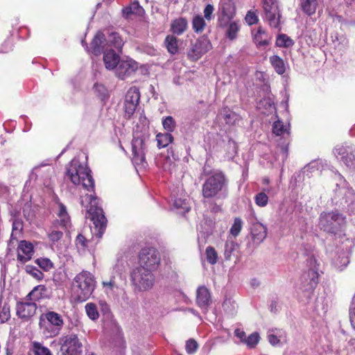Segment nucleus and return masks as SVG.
Here are the masks:
<instances>
[{"instance_id": "35", "label": "nucleus", "mask_w": 355, "mask_h": 355, "mask_svg": "<svg viewBox=\"0 0 355 355\" xmlns=\"http://www.w3.org/2000/svg\"><path fill=\"white\" fill-rule=\"evenodd\" d=\"M173 207L179 210L180 214H184L189 211L190 205L187 198H175L173 199Z\"/></svg>"}, {"instance_id": "10", "label": "nucleus", "mask_w": 355, "mask_h": 355, "mask_svg": "<svg viewBox=\"0 0 355 355\" xmlns=\"http://www.w3.org/2000/svg\"><path fill=\"white\" fill-rule=\"evenodd\" d=\"M236 15V7L232 0H220L217 10L218 25L225 28Z\"/></svg>"}, {"instance_id": "29", "label": "nucleus", "mask_w": 355, "mask_h": 355, "mask_svg": "<svg viewBox=\"0 0 355 355\" xmlns=\"http://www.w3.org/2000/svg\"><path fill=\"white\" fill-rule=\"evenodd\" d=\"M222 118L225 120L226 124L230 125H234L237 124L241 120V116L236 112L230 110L227 107H223L220 114Z\"/></svg>"}, {"instance_id": "60", "label": "nucleus", "mask_w": 355, "mask_h": 355, "mask_svg": "<svg viewBox=\"0 0 355 355\" xmlns=\"http://www.w3.org/2000/svg\"><path fill=\"white\" fill-rule=\"evenodd\" d=\"M268 338L269 343L273 346L277 345L279 343H280V339L277 338V334L272 332V329L268 331Z\"/></svg>"}, {"instance_id": "30", "label": "nucleus", "mask_w": 355, "mask_h": 355, "mask_svg": "<svg viewBox=\"0 0 355 355\" xmlns=\"http://www.w3.org/2000/svg\"><path fill=\"white\" fill-rule=\"evenodd\" d=\"M225 28H226L225 36L228 40L233 41L237 38L241 28L238 21H230Z\"/></svg>"}, {"instance_id": "5", "label": "nucleus", "mask_w": 355, "mask_h": 355, "mask_svg": "<svg viewBox=\"0 0 355 355\" xmlns=\"http://www.w3.org/2000/svg\"><path fill=\"white\" fill-rule=\"evenodd\" d=\"M73 287L76 299L80 302L86 301L91 296L96 287L94 275L88 271H82L75 277Z\"/></svg>"}, {"instance_id": "61", "label": "nucleus", "mask_w": 355, "mask_h": 355, "mask_svg": "<svg viewBox=\"0 0 355 355\" xmlns=\"http://www.w3.org/2000/svg\"><path fill=\"white\" fill-rule=\"evenodd\" d=\"M77 248H84L86 246L87 240L82 234H78L76 240Z\"/></svg>"}, {"instance_id": "50", "label": "nucleus", "mask_w": 355, "mask_h": 355, "mask_svg": "<svg viewBox=\"0 0 355 355\" xmlns=\"http://www.w3.org/2000/svg\"><path fill=\"white\" fill-rule=\"evenodd\" d=\"M205 254L207 260L210 264L214 265L218 261V254L213 247H207L205 251Z\"/></svg>"}, {"instance_id": "11", "label": "nucleus", "mask_w": 355, "mask_h": 355, "mask_svg": "<svg viewBox=\"0 0 355 355\" xmlns=\"http://www.w3.org/2000/svg\"><path fill=\"white\" fill-rule=\"evenodd\" d=\"M160 257L158 251L153 248H146L141 250L139 253V267H144L153 270L159 265Z\"/></svg>"}, {"instance_id": "44", "label": "nucleus", "mask_w": 355, "mask_h": 355, "mask_svg": "<svg viewBox=\"0 0 355 355\" xmlns=\"http://www.w3.org/2000/svg\"><path fill=\"white\" fill-rule=\"evenodd\" d=\"M131 161L137 171L146 169L148 167V162L145 157H132Z\"/></svg>"}, {"instance_id": "51", "label": "nucleus", "mask_w": 355, "mask_h": 355, "mask_svg": "<svg viewBox=\"0 0 355 355\" xmlns=\"http://www.w3.org/2000/svg\"><path fill=\"white\" fill-rule=\"evenodd\" d=\"M46 288L44 285H39L34 288V289L30 293V295L34 300H37L43 297V294L46 292Z\"/></svg>"}, {"instance_id": "37", "label": "nucleus", "mask_w": 355, "mask_h": 355, "mask_svg": "<svg viewBox=\"0 0 355 355\" xmlns=\"http://www.w3.org/2000/svg\"><path fill=\"white\" fill-rule=\"evenodd\" d=\"M156 140L157 142V146L159 148H165L169 144L172 143L173 137L171 133H159L156 136Z\"/></svg>"}, {"instance_id": "4", "label": "nucleus", "mask_w": 355, "mask_h": 355, "mask_svg": "<svg viewBox=\"0 0 355 355\" xmlns=\"http://www.w3.org/2000/svg\"><path fill=\"white\" fill-rule=\"evenodd\" d=\"M336 189L331 200L336 205H339L348 211H355V193L349 189L345 180L340 174L336 175Z\"/></svg>"}, {"instance_id": "42", "label": "nucleus", "mask_w": 355, "mask_h": 355, "mask_svg": "<svg viewBox=\"0 0 355 355\" xmlns=\"http://www.w3.org/2000/svg\"><path fill=\"white\" fill-rule=\"evenodd\" d=\"M294 44L293 40L286 34H279L276 40V45L279 47L288 48Z\"/></svg>"}, {"instance_id": "27", "label": "nucleus", "mask_w": 355, "mask_h": 355, "mask_svg": "<svg viewBox=\"0 0 355 355\" xmlns=\"http://www.w3.org/2000/svg\"><path fill=\"white\" fill-rule=\"evenodd\" d=\"M333 154L334 155H354L355 154V146L348 142L338 144L333 149Z\"/></svg>"}, {"instance_id": "56", "label": "nucleus", "mask_w": 355, "mask_h": 355, "mask_svg": "<svg viewBox=\"0 0 355 355\" xmlns=\"http://www.w3.org/2000/svg\"><path fill=\"white\" fill-rule=\"evenodd\" d=\"M186 351L188 354H193L198 347L197 342L193 339H190L186 343Z\"/></svg>"}, {"instance_id": "64", "label": "nucleus", "mask_w": 355, "mask_h": 355, "mask_svg": "<svg viewBox=\"0 0 355 355\" xmlns=\"http://www.w3.org/2000/svg\"><path fill=\"white\" fill-rule=\"evenodd\" d=\"M354 157H342V161L347 165V167L354 168Z\"/></svg>"}, {"instance_id": "14", "label": "nucleus", "mask_w": 355, "mask_h": 355, "mask_svg": "<svg viewBox=\"0 0 355 355\" xmlns=\"http://www.w3.org/2000/svg\"><path fill=\"white\" fill-rule=\"evenodd\" d=\"M138 69V63L130 58H121L114 69L116 77L124 80L131 76Z\"/></svg>"}, {"instance_id": "19", "label": "nucleus", "mask_w": 355, "mask_h": 355, "mask_svg": "<svg viewBox=\"0 0 355 355\" xmlns=\"http://www.w3.org/2000/svg\"><path fill=\"white\" fill-rule=\"evenodd\" d=\"M33 252V246L31 243L21 241L17 249V259L22 263H25L31 259Z\"/></svg>"}, {"instance_id": "22", "label": "nucleus", "mask_w": 355, "mask_h": 355, "mask_svg": "<svg viewBox=\"0 0 355 355\" xmlns=\"http://www.w3.org/2000/svg\"><path fill=\"white\" fill-rule=\"evenodd\" d=\"M36 309L34 302H21L17 306V313L21 318L28 319L35 315Z\"/></svg>"}, {"instance_id": "17", "label": "nucleus", "mask_w": 355, "mask_h": 355, "mask_svg": "<svg viewBox=\"0 0 355 355\" xmlns=\"http://www.w3.org/2000/svg\"><path fill=\"white\" fill-rule=\"evenodd\" d=\"M82 44L85 46V49L88 52L95 55H98L105 50V45H107L106 38L102 32L98 31L93 38L90 44V48L88 47L87 44L83 40L82 41Z\"/></svg>"}, {"instance_id": "43", "label": "nucleus", "mask_w": 355, "mask_h": 355, "mask_svg": "<svg viewBox=\"0 0 355 355\" xmlns=\"http://www.w3.org/2000/svg\"><path fill=\"white\" fill-rule=\"evenodd\" d=\"M265 191H269V189H264L263 191L258 193L254 196V202L260 207H264L268 203V196Z\"/></svg>"}, {"instance_id": "62", "label": "nucleus", "mask_w": 355, "mask_h": 355, "mask_svg": "<svg viewBox=\"0 0 355 355\" xmlns=\"http://www.w3.org/2000/svg\"><path fill=\"white\" fill-rule=\"evenodd\" d=\"M97 306L98 308L99 307L103 313H107L110 311L109 306L105 300H99Z\"/></svg>"}, {"instance_id": "24", "label": "nucleus", "mask_w": 355, "mask_h": 355, "mask_svg": "<svg viewBox=\"0 0 355 355\" xmlns=\"http://www.w3.org/2000/svg\"><path fill=\"white\" fill-rule=\"evenodd\" d=\"M349 252H338L332 259L331 264L338 271H343L349 264Z\"/></svg>"}, {"instance_id": "6", "label": "nucleus", "mask_w": 355, "mask_h": 355, "mask_svg": "<svg viewBox=\"0 0 355 355\" xmlns=\"http://www.w3.org/2000/svg\"><path fill=\"white\" fill-rule=\"evenodd\" d=\"M345 217L337 211H323L320 214L318 227L329 234H336L345 224Z\"/></svg>"}, {"instance_id": "28", "label": "nucleus", "mask_w": 355, "mask_h": 355, "mask_svg": "<svg viewBox=\"0 0 355 355\" xmlns=\"http://www.w3.org/2000/svg\"><path fill=\"white\" fill-rule=\"evenodd\" d=\"M106 44L113 46L119 53H121L124 41L118 33L112 32L106 38Z\"/></svg>"}, {"instance_id": "38", "label": "nucleus", "mask_w": 355, "mask_h": 355, "mask_svg": "<svg viewBox=\"0 0 355 355\" xmlns=\"http://www.w3.org/2000/svg\"><path fill=\"white\" fill-rule=\"evenodd\" d=\"M93 90L95 94L103 101H105L109 98V92L107 87L101 83H96L94 85Z\"/></svg>"}, {"instance_id": "21", "label": "nucleus", "mask_w": 355, "mask_h": 355, "mask_svg": "<svg viewBox=\"0 0 355 355\" xmlns=\"http://www.w3.org/2000/svg\"><path fill=\"white\" fill-rule=\"evenodd\" d=\"M146 133L142 135L135 132L133 139L132 141V148L133 155H145L146 148Z\"/></svg>"}, {"instance_id": "53", "label": "nucleus", "mask_w": 355, "mask_h": 355, "mask_svg": "<svg viewBox=\"0 0 355 355\" xmlns=\"http://www.w3.org/2000/svg\"><path fill=\"white\" fill-rule=\"evenodd\" d=\"M102 285L104 288V291L107 295L112 294L114 289L117 287L114 278H112L108 282H103Z\"/></svg>"}, {"instance_id": "33", "label": "nucleus", "mask_w": 355, "mask_h": 355, "mask_svg": "<svg viewBox=\"0 0 355 355\" xmlns=\"http://www.w3.org/2000/svg\"><path fill=\"white\" fill-rule=\"evenodd\" d=\"M254 41L259 46H268L270 42L267 33L261 27H259L254 35Z\"/></svg>"}, {"instance_id": "1", "label": "nucleus", "mask_w": 355, "mask_h": 355, "mask_svg": "<svg viewBox=\"0 0 355 355\" xmlns=\"http://www.w3.org/2000/svg\"><path fill=\"white\" fill-rule=\"evenodd\" d=\"M67 175L75 185L82 186L87 191L80 196V203L93 222L94 234L101 238L105 231L107 220L103 209L98 207V199L93 194L94 181L87 166V157H74L69 164Z\"/></svg>"}, {"instance_id": "15", "label": "nucleus", "mask_w": 355, "mask_h": 355, "mask_svg": "<svg viewBox=\"0 0 355 355\" xmlns=\"http://www.w3.org/2000/svg\"><path fill=\"white\" fill-rule=\"evenodd\" d=\"M210 47L211 43L206 37H200L191 44L187 53L188 58L193 61L198 60L209 50Z\"/></svg>"}, {"instance_id": "26", "label": "nucleus", "mask_w": 355, "mask_h": 355, "mask_svg": "<svg viewBox=\"0 0 355 355\" xmlns=\"http://www.w3.org/2000/svg\"><path fill=\"white\" fill-rule=\"evenodd\" d=\"M188 28V21L185 17L173 19L171 24V31L175 35H182Z\"/></svg>"}, {"instance_id": "2", "label": "nucleus", "mask_w": 355, "mask_h": 355, "mask_svg": "<svg viewBox=\"0 0 355 355\" xmlns=\"http://www.w3.org/2000/svg\"><path fill=\"white\" fill-rule=\"evenodd\" d=\"M300 253L307 257L306 265L309 268L300 279V289L304 293L306 297H309L318 283V264L313 254V246L311 244H303L300 248Z\"/></svg>"}, {"instance_id": "55", "label": "nucleus", "mask_w": 355, "mask_h": 355, "mask_svg": "<svg viewBox=\"0 0 355 355\" xmlns=\"http://www.w3.org/2000/svg\"><path fill=\"white\" fill-rule=\"evenodd\" d=\"M214 7L211 4H207L203 10L204 19L208 21H211L214 18Z\"/></svg>"}, {"instance_id": "40", "label": "nucleus", "mask_w": 355, "mask_h": 355, "mask_svg": "<svg viewBox=\"0 0 355 355\" xmlns=\"http://www.w3.org/2000/svg\"><path fill=\"white\" fill-rule=\"evenodd\" d=\"M284 124L282 121L277 119L273 123L272 125V132L275 135L277 136L284 135L285 133H288V127Z\"/></svg>"}, {"instance_id": "57", "label": "nucleus", "mask_w": 355, "mask_h": 355, "mask_svg": "<svg viewBox=\"0 0 355 355\" xmlns=\"http://www.w3.org/2000/svg\"><path fill=\"white\" fill-rule=\"evenodd\" d=\"M34 347L35 355H52L51 351L47 347L40 344H35Z\"/></svg>"}, {"instance_id": "16", "label": "nucleus", "mask_w": 355, "mask_h": 355, "mask_svg": "<svg viewBox=\"0 0 355 355\" xmlns=\"http://www.w3.org/2000/svg\"><path fill=\"white\" fill-rule=\"evenodd\" d=\"M56 219L53 225L54 227L68 228L70 226L71 220L68 214L67 207L60 202H58L54 208Z\"/></svg>"}, {"instance_id": "8", "label": "nucleus", "mask_w": 355, "mask_h": 355, "mask_svg": "<svg viewBox=\"0 0 355 355\" xmlns=\"http://www.w3.org/2000/svg\"><path fill=\"white\" fill-rule=\"evenodd\" d=\"M63 324L62 316L54 311H48L40 318V327L47 337L58 336Z\"/></svg>"}, {"instance_id": "58", "label": "nucleus", "mask_w": 355, "mask_h": 355, "mask_svg": "<svg viewBox=\"0 0 355 355\" xmlns=\"http://www.w3.org/2000/svg\"><path fill=\"white\" fill-rule=\"evenodd\" d=\"M23 229V224L21 220L15 219L12 222V232L11 234V237L12 238L14 234H17V232H20Z\"/></svg>"}, {"instance_id": "59", "label": "nucleus", "mask_w": 355, "mask_h": 355, "mask_svg": "<svg viewBox=\"0 0 355 355\" xmlns=\"http://www.w3.org/2000/svg\"><path fill=\"white\" fill-rule=\"evenodd\" d=\"M62 236V232L60 230H53L49 234V238L53 242L59 241Z\"/></svg>"}, {"instance_id": "31", "label": "nucleus", "mask_w": 355, "mask_h": 355, "mask_svg": "<svg viewBox=\"0 0 355 355\" xmlns=\"http://www.w3.org/2000/svg\"><path fill=\"white\" fill-rule=\"evenodd\" d=\"M164 45L171 55H175L178 52V39L174 35H168L165 37Z\"/></svg>"}, {"instance_id": "32", "label": "nucleus", "mask_w": 355, "mask_h": 355, "mask_svg": "<svg viewBox=\"0 0 355 355\" xmlns=\"http://www.w3.org/2000/svg\"><path fill=\"white\" fill-rule=\"evenodd\" d=\"M270 62L277 73L282 75L286 71L284 61L279 55H274L270 57Z\"/></svg>"}, {"instance_id": "9", "label": "nucleus", "mask_w": 355, "mask_h": 355, "mask_svg": "<svg viewBox=\"0 0 355 355\" xmlns=\"http://www.w3.org/2000/svg\"><path fill=\"white\" fill-rule=\"evenodd\" d=\"M264 19L269 26L277 31L281 30V14L277 0H263Z\"/></svg>"}, {"instance_id": "25", "label": "nucleus", "mask_w": 355, "mask_h": 355, "mask_svg": "<svg viewBox=\"0 0 355 355\" xmlns=\"http://www.w3.org/2000/svg\"><path fill=\"white\" fill-rule=\"evenodd\" d=\"M319 3L320 0H299V8L304 15L311 17L315 13Z\"/></svg>"}, {"instance_id": "41", "label": "nucleus", "mask_w": 355, "mask_h": 355, "mask_svg": "<svg viewBox=\"0 0 355 355\" xmlns=\"http://www.w3.org/2000/svg\"><path fill=\"white\" fill-rule=\"evenodd\" d=\"M162 124L166 132L171 133L176 128V122L173 116H167L162 118Z\"/></svg>"}, {"instance_id": "7", "label": "nucleus", "mask_w": 355, "mask_h": 355, "mask_svg": "<svg viewBox=\"0 0 355 355\" xmlns=\"http://www.w3.org/2000/svg\"><path fill=\"white\" fill-rule=\"evenodd\" d=\"M131 282L135 291L145 292L153 288L155 277L151 270L137 267L130 275Z\"/></svg>"}, {"instance_id": "39", "label": "nucleus", "mask_w": 355, "mask_h": 355, "mask_svg": "<svg viewBox=\"0 0 355 355\" xmlns=\"http://www.w3.org/2000/svg\"><path fill=\"white\" fill-rule=\"evenodd\" d=\"M85 309L87 316L92 320H96L99 318V313L96 304L92 302L87 303L85 305Z\"/></svg>"}, {"instance_id": "63", "label": "nucleus", "mask_w": 355, "mask_h": 355, "mask_svg": "<svg viewBox=\"0 0 355 355\" xmlns=\"http://www.w3.org/2000/svg\"><path fill=\"white\" fill-rule=\"evenodd\" d=\"M234 335L236 337L240 339V340L243 343H244L246 337H245V333L243 330L241 329H236L234 331Z\"/></svg>"}, {"instance_id": "36", "label": "nucleus", "mask_w": 355, "mask_h": 355, "mask_svg": "<svg viewBox=\"0 0 355 355\" xmlns=\"http://www.w3.org/2000/svg\"><path fill=\"white\" fill-rule=\"evenodd\" d=\"M148 129V120L144 114V112L139 113L138 122H137L135 132L137 134L146 133Z\"/></svg>"}, {"instance_id": "18", "label": "nucleus", "mask_w": 355, "mask_h": 355, "mask_svg": "<svg viewBox=\"0 0 355 355\" xmlns=\"http://www.w3.org/2000/svg\"><path fill=\"white\" fill-rule=\"evenodd\" d=\"M211 302V295L205 286H200L196 293V303L198 306L205 313Z\"/></svg>"}, {"instance_id": "48", "label": "nucleus", "mask_w": 355, "mask_h": 355, "mask_svg": "<svg viewBox=\"0 0 355 355\" xmlns=\"http://www.w3.org/2000/svg\"><path fill=\"white\" fill-rule=\"evenodd\" d=\"M243 227V221L240 218H235L230 233L234 237H236L241 232Z\"/></svg>"}, {"instance_id": "49", "label": "nucleus", "mask_w": 355, "mask_h": 355, "mask_svg": "<svg viewBox=\"0 0 355 355\" xmlns=\"http://www.w3.org/2000/svg\"><path fill=\"white\" fill-rule=\"evenodd\" d=\"M10 317V307L5 302L2 303L0 302V322L1 323H3L6 322Z\"/></svg>"}, {"instance_id": "20", "label": "nucleus", "mask_w": 355, "mask_h": 355, "mask_svg": "<svg viewBox=\"0 0 355 355\" xmlns=\"http://www.w3.org/2000/svg\"><path fill=\"white\" fill-rule=\"evenodd\" d=\"M251 235L254 243L260 244L267 236V227L263 224L256 221L252 223Z\"/></svg>"}, {"instance_id": "13", "label": "nucleus", "mask_w": 355, "mask_h": 355, "mask_svg": "<svg viewBox=\"0 0 355 355\" xmlns=\"http://www.w3.org/2000/svg\"><path fill=\"white\" fill-rule=\"evenodd\" d=\"M61 351L63 355H80L82 343L76 334H69L62 338Z\"/></svg>"}, {"instance_id": "12", "label": "nucleus", "mask_w": 355, "mask_h": 355, "mask_svg": "<svg viewBox=\"0 0 355 355\" xmlns=\"http://www.w3.org/2000/svg\"><path fill=\"white\" fill-rule=\"evenodd\" d=\"M140 101V92L137 87H130L125 96L124 101V112L125 117L128 119H130L139 105Z\"/></svg>"}, {"instance_id": "34", "label": "nucleus", "mask_w": 355, "mask_h": 355, "mask_svg": "<svg viewBox=\"0 0 355 355\" xmlns=\"http://www.w3.org/2000/svg\"><path fill=\"white\" fill-rule=\"evenodd\" d=\"M192 28L196 33H201L206 26L205 19L200 15H195L191 21Z\"/></svg>"}, {"instance_id": "45", "label": "nucleus", "mask_w": 355, "mask_h": 355, "mask_svg": "<svg viewBox=\"0 0 355 355\" xmlns=\"http://www.w3.org/2000/svg\"><path fill=\"white\" fill-rule=\"evenodd\" d=\"M237 247V244L230 240V239L225 243V250H224V256L226 260H230L232 257L233 252L235 250Z\"/></svg>"}, {"instance_id": "52", "label": "nucleus", "mask_w": 355, "mask_h": 355, "mask_svg": "<svg viewBox=\"0 0 355 355\" xmlns=\"http://www.w3.org/2000/svg\"><path fill=\"white\" fill-rule=\"evenodd\" d=\"M259 335L258 333H253L250 334L247 338H245L244 343L250 348H254L259 341Z\"/></svg>"}, {"instance_id": "46", "label": "nucleus", "mask_w": 355, "mask_h": 355, "mask_svg": "<svg viewBox=\"0 0 355 355\" xmlns=\"http://www.w3.org/2000/svg\"><path fill=\"white\" fill-rule=\"evenodd\" d=\"M24 269L26 272H27L37 280H41L44 278L43 272L37 269L35 266L32 265H26Z\"/></svg>"}, {"instance_id": "47", "label": "nucleus", "mask_w": 355, "mask_h": 355, "mask_svg": "<svg viewBox=\"0 0 355 355\" xmlns=\"http://www.w3.org/2000/svg\"><path fill=\"white\" fill-rule=\"evenodd\" d=\"M35 263L45 271H49L54 267L53 263L49 258H38L35 260Z\"/></svg>"}, {"instance_id": "23", "label": "nucleus", "mask_w": 355, "mask_h": 355, "mask_svg": "<svg viewBox=\"0 0 355 355\" xmlns=\"http://www.w3.org/2000/svg\"><path fill=\"white\" fill-rule=\"evenodd\" d=\"M121 59L119 54L113 49H106L104 51L103 62L107 69L114 70Z\"/></svg>"}, {"instance_id": "54", "label": "nucleus", "mask_w": 355, "mask_h": 355, "mask_svg": "<svg viewBox=\"0 0 355 355\" xmlns=\"http://www.w3.org/2000/svg\"><path fill=\"white\" fill-rule=\"evenodd\" d=\"M245 20L249 26L256 24L259 21L256 11L249 10L245 15Z\"/></svg>"}, {"instance_id": "3", "label": "nucleus", "mask_w": 355, "mask_h": 355, "mask_svg": "<svg viewBox=\"0 0 355 355\" xmlns=\"http://www.w3.org/2000/svg\"><path fill=\"white\" fill-rule=\"evenodd\" d=\"M210 161V159H207L203 168L205 175L211 174V175L206 180L202 185V196L205 198H219L226 192L227 180L220 171H216L212 173L209 165Z\"/></svg>"}]
</instances>
